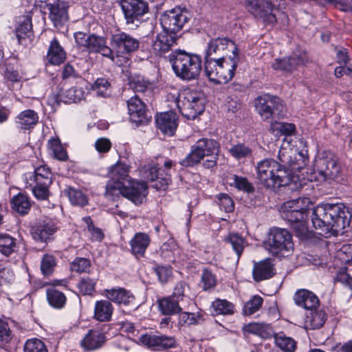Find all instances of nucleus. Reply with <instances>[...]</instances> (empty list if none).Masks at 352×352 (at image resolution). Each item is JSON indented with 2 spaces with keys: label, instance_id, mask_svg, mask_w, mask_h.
<instances>
[{
  "label": "nucleus",
  "instance_id": "nucleus-25",
  "mask_svg": "<svg viewBox=\"0 0 352 352\" xmlns=\"http://www.w3.org/2000/svg\"><path fill=\"white\" fill-rule=\"evenodd\" d=\"M105 342L103 333L96 330H90L81 341V346L87 351L100 348Z\"/></svg>",
  "mask_w": 352,
  "mask_h": 352
},
{
  "label": "nucleus",
  "instance_id": "nucleus-17",
  "mask_svg": "<svg viewBox=\"0 0 352 352\" xmlns=\"http://www.w3.org/2000/svg\"><path fill=\"white\" fill-rule=\"evenodd\" d=\"M127 107L130 120L138 125L146 124L151 119L148 115L145 104L137 96L131 97L127 101Z\"/></svg>",
  "mask_w": 352,
  "mask_h": 352
},
{
  "label": "nucleus",
  "instance_id": "nucleus-33",
  "mask_svg": "<svg viewBox=\"0 0 352 352\" xmlns=\"http://www.w3.org/2000/svg\"><path fill=\"white\" fill-rule=\"evenodd\" d=\"M276 346L284 352H294L296 349V342L283 332L274 335Z\"/></svg>",
  "mask_w": 352,
  "mask_h": 352
},
{
  "label": "nucleus",
  "instance_id": "nucleus-48",
  "mask_svg": "<svg viewBox=\"0 0 352 352\" xmlns=\"http://www.w3.org/2000/svg\"><path fill=\"white\" fill-rule=\"evenodd\" d=\"M24 352H47L46 346L41 340L32 338L25 343Z\"/></svg>",
  "mask_w": 352,
  "mask_h": 352
},
{
  "label": "nucleus",
  "instance_id": "nucleus-37",
  "mask_svg": "<svg viewBox=\"0 0 352 352\" xmlns=\"http://www.w3.org/2000/svg\"><path fill=\"white\" fill-rule=\"evenodd\" d=\"M12 208L21 214H25L31 208V204L29 198L22 194L19 193L12 199Z\"/></svg>",
  "mask_w": 352,
  "mask_h": 352
},
{
  "label": "nucleus",
  "instance_id": "nucleus-64",
  "mask_svg": "<svg viewBox=\"0 0 352 352\" xmlns=\"http://www.w3.org/2000/svg\"><path fill=\"white\" fill-rule=\"evenodd\" d=\"M337 283H340L352 292V278L345 272H340L337 274L335 278Z\"/></svg>",
  "mask_w": 352,
  "mask_h": 352
},
{
  "label": "nucleus",
  "instance_id": "nucleus-60",
  "mask_svg": "<svg viewBox=\"0 0 352 352\" xmlns=\"http://www.w3.org/2000/svg\"><path fill=\"white\" fill-rule=\"evenodd\" d=\"M177 10H179V13H177V31L183 28L186 23L191 18L190 12L185 8H180L177 7Z\"/></svg>",
  "mask_w": 352,
  "mask_h": 352
},
{
  "label": "nucleus",
  "instance_id": "nucleus-24",
  "mask_svg": "<svg viewBox=\"0 0 352 352\" xmlns=\"http://www.w3.org/2000/svg\"><path fill=\"white\" fill-rule=\"evenodd\" d=\"M149 243L150 238L146 234L137 233L130 241L131 251L138 258L143 256Z\"/></svg>",
  "mask_w": 352,
  "mask_h": 352
},
{
  "label": "nucleus",
  "instance_id": "nucleus-26",
  "mask_svg": "<svg viewBox=\"0 0 352 352\" xmlns=\"http://www.w3.org/2000/svg\"><path fill=\"white\" fill-rule=\"evenodd\" d=\"M66 52L56 38H54L50 45L47 60L52 65H60L65 61Z\"/></svg>",
  "mask_w": 352,
  "mask_h": 352
},
{
  "label": "nucleus",
  "instance_id": "nucleus-21",
  "mask_svg": "<svg viewBox=\"0 0 352 352\" xmlns=\"http://www.w3.org/2000/svg\"><path fill=\"white\" fill-rule=\"evenodd\" d=\"M50 10V18L54 26L62 25L68 20L67 8L68 5L63 1L58 0L56 2H52L47 6Z\"/></svg>",
  "mask_w": 352,
  "mask_h": 352
},
{
  "label": "nucleus",
  "instance_id": "nucleus-31",
  "mask_svg": "<svg viewBox=\"0 0 352 352\" xmlns=\"http://www.w3.org/2000/svg\"><path fill=\"white\" fill-rule=\"evenodd\" d=\"M129 168L130 167L123 163L118 162L112 166L109 170V176L110 178L115 180H120L125 183L126 182H132L129 180ZM133 182H134L133 180Z\"/></svg>",
  "mask_w": 352,
  "mask_h": 352
},
{
  "label": "nucleus",
  "instance_id": "nucleus-54",
  "mask_svg": "<svg viewBox=\"0 0 352 352\" xmlns=\"http://www.w3.org/2000/svg\"><path fill=\"white\" fill-rule=\"evenodd\" d=\"M96 280L89 278H82L78 283V288L83 295H91L95 291Z\"/></svg>",
  "mask_w": 352,
  "mask_h": 352
},
{
  "label": "nucleus",
  "instance_id": "nucleus-22",
  "mask_svg": "<svg viewBox=\"0 0 352 352\" xmlns=\"http://www.w3.org/2000/svg\"><path fill=\"white\" fill-rule=\"evenodd\" d=\"M104 292L107 298L113 302L135 307V296L130 291L124 288L118 287L105 289Z\"/></svg>",
  "mask_w": 352,
  "mask_h": 352
},
{
  "label": "nucleus",
  "instance_id": "nucleus-41",
  "mask_svg": "<svg viewBox=\"0 0 352 352\" xmlns=\"http://www.w3.org/2000/svg\"><path fill=\"white\" fill-rule=\"evenodd\" d=\"M47 298L49 303L55 308L63 307L66 302L65 294L55 289H47Z\"/></svg>",
  "mask_w": 352,
  "mask_h": 352
},
{
  "label": "nucleus",
  "instance_id": "nucleus-14",
  "mask_svg": "<svg viewBox=\"0 0 352 352\" xmlns=\"http://www.w3.org/2000/svg\"><path fill=\"white\" fill-rule=\"evenodd\" d=\"M120 5L126 23L136 27L139 26L142 16L148 11L147 3L142 0H121Z\"/></svg>",
  "mask_w": 352,
  "mask_h": 352
},
{
  "label": "nucleus",
  "instance_id": "nucleus-15",
  "mask_svg": "<svg viewBox=\"0 0 352 352\" xmlns=\"http://www.w3.org/2000/svg\"><path fill=\"white\" fill-rule=\"evenodd\" d=\"M281 217L290 224L291 228L299 239H304L307 237V214L297 211L292 207L283 208L282 206Z\"/></svg>",
  "mask_w": 352,
  "mask_h": 352
},
{
  "label": "nucleus",
  "instance_id": "nucleus-52",
  "mask_svg": "<svg viewBox=\"0 0 352 352\" xmlns=\"http://www.w3.org/2000/svg\"><path fill=\"white\" fill-rule=\"evenodd\" d=\"M83 221L87 225V228L91 236L93 241H100L104 238V234L100 228L94 225L93 221L90 217H85L82 218Z\"/></svg>",
  "mask_w": 352,
  "mask_h": 352
},
{
  "label": "nucleus",
  "instance_id": "nucleus-38",
  "mask_svg": "<svg viewBox=\"0 0 352 352\" xmlns=\"http://www.w3.org/2000/svg\"><path fill=\"white\" fill-rule=\"evenodd\" d=\"M16 248V239L8 234H0V252L9 256Z\"/></svg>",
  "mask_w": 352,
  "mask_h": 352
},
{
  "label": "nucleus",
  "instance_id": "nucleus-59",
  "mask_svg": "<svg viewBox=\"0 0 352 352\" xmlns=\"http://www.w3.org/2000/svg\"><path fill=\"white\" fill-rule=\"evenodd\" d=\"M148 85V83L140 76L132 78L129 82L130 87L136 92H144Z\"/></svg>",
  "mask_w": 352,
  "mask_h": 352
},
{
  "label": "nucleus",
  "instance_id": "nucleus-10",
  "mask_svg": "<svg viewBox=\"0 0 352 352\" xmlns=\"http://www.w3.org/2000/svg\"><path fill=\"white\" fill-rule=\"evenodd\" d=\"M265 245L273 254L289 251L294 246L290 233L286 229L279 228L270 229Z\"/></svg>",
  "mask_w": 352,
  "mask_h": 352
},
{
  "label": "nucleus",
  "instance_id": "nucleus-35",
  "mask_svg": "<svg viewBox=\"0 0 352 352\" xmlns=\"http://www.w3.org/2000/svg\"><path fill=\"white\" fill-rule=\"evenodd\" d=\"M307 325L311 329H319L325 324L327 315L324 310L311 311L310 316H307Z\"/></svg>",
  "mask_w": 352,
  "mask_h": 352
},
{
  "label": "nucleus",
  "instance_id": "nucleus-46",
  "mask_svg": "<svg viewBox=\"0 0 352 352\" xmlns=\"http://www.w3.org/2000/svg\"><path fill=\"white\" fill-rule=\"evenodd\" d=\"M226 241L229 242L238 257H240L244 249L245 239L237 233H231Z\"/></svg>",
  "mask_w": 352,
  "mask_h": 352
},
{
  "label": "nucleus",
  "instance_id": "nucleus-55",
  "mask_svg": "<svg viewBox=\"0 0 352 352\" xmlns=\"http://www.w3.org/2000/svg\"><path fill=\"white\" fill-rule=\"evenodd\" d=\"M105 39L103 37L94 34L89 35L88 43L86 50L89 52H97L100 47H102Z\"/></svg>",
  "mask_w": 352,
  "mask_h": 352
},
{
  "label": "nucleus",
  "instance_id": "nucleus-56",
  "mask_svg": "<svg viewBox=\"0 0 352 352\" xmlns=\"http://www.w3.org/2000/svg\"><path fill=\"white\" fill-rule=\"evenodd\" d=\"M219 205L226 212H231L234 210L232 199L227 194L221 193L218 195Z\"/></svg>",
  "mask_w": 352,
  "mask_h": 352
},
{
  "label": "nucleus",
  "instance_id": "nucleus-42",
  "mask_svg": "<svg viewBox=\"0 0 352 352\" xmlns=\"http://www.w3.org/2000/svg\"><path fill=\"white\" fill-rule=\"evenodd\" d=\"M230 154L236 160H241L252 156V148L243 143H238L232 146L229 149Z\"/></svg>",
  "mask_w": 352,
  "mask_h": 352
},
{
  "label": "nucleus",
  "instance_id": "nucleus-12",
  "mask_svg": "<svg viewBox=\"0 0 352 352\" xmlns=\"http://www.w3.org/2000/svg\"><path fill=\"white\" fill-rule=\"evenodd\" d=\"M35 184L32 192L39 200H45L50 196L49 188L52 183V173L46 165H41L34 169Z\"/></svg>",
  "mask_w": 352,
  "mask_h": 352
},
{
  "label": "nucleus",
  "instance_id": "nucleus-3",
  "mask_svg": "<svg viewBox=\"0 0 352 352\" xmlns=\"http://www.w3.org/2000/svg\"><path fill=\"white\" fill-rule=\"evenodd\" d=\"M148 186L144 182H129L126 185L122 181L111 179L107 183L104 196L114 200L122 195L135 204H140L148 194Z\"/></svg>",
  "mask_w": 352,
  "mask_h": 352
},
{
  "label": "nucleus",
  "instance_id": "nucleus-58",
  "mask_svg": "<svg viewBox=\"0 0 352 352\" xmlns=\"http://www.w3.org/2000/svg\"><path fill=\"white\" fill-rule=\"evenodd\" d=\"M201 283L204 290L210 289L216 285V278L212 272L206 269L203 271L201 275Z\"/></svg>",
  "mask_w": 352,
  "mask_h": 352
},
{
  "label": "nucleus",
  "instance_id": "nucleus-8",
  "mask_svg": "<svg viewBox=\"0 0 352 352\" xmlns=\"http://www.w3.org/2000/svg\"><path fill=\"white\" fill-rule=\"evenodd\" d=\"M255 108L263 120L279 118L283 116L284 106L277 96L265 94L255 99Z\"/></svg>",
  "mask_w": 352,
  "mask_h": 352
},
{
  "label": "nucleus",
  "instance_id": "nucleus-11",
  "mask_svg": "<svg viewBox=\"0 0 352 352\" xmlns=\"http://www.w3.org/2000/svg\"><path fill=\"white\" fill-rule=\"evenodd\" d=\"M175 44L176 33L163 32L157 36L153 47L155 52L168 60L176 73V51L173 50Z\"/></svg>",
  "mask_w": 352,
  "mask_h": 352
},
{
  "label": "nucleus",
  "instance_id": "nucleus-47",
  "mask_svg": "<svg viewBox=\"0 0 352 352\" xmlns=\"http://www.w3.org/2000/svg\"><path fill=\"white\" fill-rule=\"evenodd\" d=\"M263 300L259 296H254L244 305L243 311L245 315L250 316L257 311L262 306Z\"/></svg>",
  "mask_w": 352,
  "mask_h": 352
},
{
  "label": "nucleus",
  "instance_id": "nucleus-19",
  "mask_svg": "<svg viewBox=\"0 0 352 352\" xmlns=\"http://www.w3.org/2000/svg\"><path fill=\"white\" fill-rule=\"evenodd\" d=\"M275 274L274 264L271 258L254 262L252 269L253 279L256 282L270 279Z\"/></svg>",
  "mask_w": 352,
  "mask_h": 352
},
{
  "label": "nucleus",
  "instance_id": "nucleus-20",
  "mask_svg": "<svg viewBox=\"0 0 352 352\" xmlns=\"http://www.w3.org/2000/svg\"><path fill=\"white\" fill-rule=\"evenodd\" d=\"M295 303L305 309L314 311L320 305V300L317 296L307 289L298 290L294 296Z\"/></svg>",
  "mask_w": 352,
  "mask_h": 352
},
{
  "label": "nucleus",
  "instance_id": "nucleus-50",
  "mask_svg": "<svg viewBox=\"0 0 352 352\" xmlns=\"http://www.w3.org/2000/svg\"><path fill=\"white\" fill-rule=\"evenodd\" d=\"M56 265L55 258L52 255L45 254L41 260V270L45 276H50Z\"/></svg>",
  "mask_w": 352,
  "mask_h": 352
},
{
  "label": "nucleus",
  "instance_id": "nucleus-13",
  "mask_svg": "<svg viewBox=\"0 0 352 352\" xmlns=\"http://www.w3.org/2000/svg\"><path fill=\"white\" fill-rule=\"evenodd\" d=\"M267 0H246V8L256 18L261 19L267 25L276 23L274 13L275 6Z\"/></svg>",
  "mask_w": 352,
  "mask_h": 352
},
{
  "label": "nucleus",
  "instance_id": "nucleus-2",
  "mask_svg": "<svg viewBox=\"0 0 352 352\" xmlns=\"http://www.w3.org/2000/svg\"><path fill=\"white\" fill-rule=\"evenodd\" d=\"M256 169V179L258 184L274 192L279 190L281 187L289 186L293 178L289 168L273 159L260 161Z\"/></svg>",
  "mask_w": 352,
  "mask_h": 352
},
{
  "label": "nucleus",
  "instance_id": "nucleus-16",
  "mask_svg": "<svg viewBox=\"0 0 352 352\" xmlns=\"http://www.w3.org/2000/svg\"><path fill=\"white\" fill-rule=\"evenodd\" d=\"M111 45L118 56L136 51L139 48L140 41L131 34L122 32L111 36Z\"/></svg>",
  "mask_w": 352,
  "mask_h": 352
},
{
  "label": "nucleus",
  "instance_id": "nucleus-6",
  "mask_svg": "<svg viewBox=\"0 0 352 352\" xmlns=\"http://www.w3.org/2000/svg\"><path fill=\"white\" fill-rule=\"evenodd\" d=\"M220 152L219 143L213 139L201 138L192 146L190 153L180 164L184 166H193L199 164L206 156Z\"/></svg>",
  "mask_w": 352,
  "mask_h": 352
},
{
  "label": "nucleus",
  "instance_id": "nucleus-18",
  "mask_svg": "<svg viewBox=\"0 0 352 352\" xmlns=\"http://www.w3.org/2000/svg\"><path fill=\"white\" fill-rule=\"evenodd\" d=\"M157 128L166 135L173 136L176 131V113L173 111L160 113L157 115Z\"/></svg>",
  "mask_w": 352,
  "mask_h": 352
},
{
  "label": "nucleus",
  "instance_id": "nucleus-29",
  "mask_svg": "<svg viewBox=\"0 0 352 352\" xmlns=\"http://www.w3.org/2000/svg\"><path fill=\"white\" fill-rule=\"evenodd\" d=\"M238 60L239 59H234V60H233L232 58H231V56H229L227 60H221L219 63H218V67H217L215 72H218L219 74L220 73L223 78L230 77L226 80H222V82H227L233 78L237 67Z\"/></svg>",
  "mask_w": 352,
  "mask_h": 352
},
{
  "label": "nucleus",
  "instance_id": "nucleus-30",
  "mask_svg": "<svg viewBox=\"0 0 352 352\" xmlns=\"http://www.w3.org/2000/svg\"><path fill=\"white\" fill-rule=\"evenodd\" d=\"M218 63H219V61L217 60L205 58L204 69L206 75L210 81L216 84H221L222 83V80H226L230 77L223 78L220 73L219 74L218 72H215L217 67H218Z\"/></svg>",
  "mask_w": 352,
  "mask_h": 352
},
{
  "label": "nucleus",
  "instance_id": "nucleus-39",
  "mask_svg": "<svg viewBox=\"0 0 352 352\" xmlns=\"http://www.w3.org/2000/svg\"><path fill=\"white\" fill-rule=\"evenodd\" d=\"M49 149L51 151L54 157L60 160L65 161L68 156L65 149L63 148L60 141L58 138H52L48 141L47 144Z\"/></svg>",
  "mask_w": 352,
  "mask_h": 352
},
{
  "label": "nucleus",
  "instance_id": "nucleus-44",
  "mask_svg": "<svg viewBox=\"0 0 352 352\" xmlns=\"http://www.w3.org/2000/svg\"><path fill=\"white\" fill-rule=\"evenodd\" d=\"M288 66L289 67L290 73L296 70L300 65L305 64L307 60L306 53L305 52H294L293 54L286 58Z\"/></svg>",
  "mask_w": 352,
  "mask_h": 352
},
{
  "label": "nucleus",
  "instance_id": "nucleus-49",
  "mask_svg": "<svg viewBox=\"0 0 352 352\" xmlns=\"http://www.w3.org/2000/svg\"><path fill=\"white\" fill-rule=\"evenodd\" d=\"M159 308L164 315L175 314L176 304L173 297H166L158 300Z\"/></svg>",
  "mask_w": 352,
  "mask_h": 352
},
{
  "label": "nucleus",
  "instance_id": "nucleus-32",
  "mask_svg": "<svg viewBox=\"0 0 352 352\" xmlns=\"http://www.w3.org/2000/svg\"><path fill=\"white\" fill-rule=\"evenodd\" d=\"M37 113L31 109L22 111L16 117V122L22 129H29L38 122Z\"/></svg>",
  "mask_w": 352,
  "mask_h": 352
},
{
  "label": "nucleus",
  "instance_id": "nucleus-36",
  "mask_svg": "<svg viewBox=\"0 0 352 352\" xmlns=\"http://www.w3.org/2000/svg\"><path fill=\"white\" fill-rule=\"evenodd\" d=\"M31 30L32 23L29 19H25L19 24L15 32L19 44L27 45V41L30 40V37L32 36Z\"/></svg>",
  "mask_w": 352,
  "mask_h": 352
},
{
  "label": "nucleus",
  "instance_id": "nucleus-62",
  "mask_svg": "<svg viewBox=\"0 0 352 352\" xmlns=\"http://www.w3.org/2000/svg\"><path fill=\"white\" fill-rule=\"evenodd\" d=\"M4 77L11 82H19L22 78L19 72L10 65L7 66L4 71Z\"/></svg>",
  "mask_w": 352,
  "mask_h": 352
},
{
  "label": "nucleus",
  "instance_id": "nucleus-40",
  "mask_svg": "<svg viewBox=\"0 0 352 352\" xmlns=\"http://www.w3.org/2000/svg\"><path fill=\"white\" fill-rule=\"evenodd\" d=\"M161 24L163 28V32L176 33V15L175 14L174 9L166 12L162 16Z\"/></svg>",
  "mask_w": 352,
  "mask_h": 352
},
{
  "label": "nucleus",
  "instance_id": "nucleus-5",
  "mask_svg": "<svg viewBox=\"0 0 352 352\" xmlns=\"http://www.w3.org/2000/svg\"><path fill=\"white\" fill-rule=\"evenodd\" d=\"M177 109L188 120H194L203 113L205 99L199 92L185 89L177 96Z\"/></svg>",
  "mask_w": 352,
  "mask_h": 352
},
{
  "label": "nucleus",
  "instance_id": "nucleus-23",
  "mask_svg": "<svg viewBox=\"0 0 352 352\" xmlns=\"http://www.w3.org/2000/svg\"><path fill=\"white\" fill-rule=\"evenodd\" d=\"M140 340L142 344L148 347H161L164 349L173 346L175 342V339L173 337L151 334H145L142 336Z\"/></svg>",
  "mask_w": 352,
  "mask_h": 352
},
{
  "label": "nucleus",
  "instance_id": "nucleus-53",
  "mask_svg": "<svg viewBox=\"0 0 352 352\" xmlns=\"http://www.w3.org/2000/svg\"><path fill=\"white\" fill-rule=\"evenodd\" d=\"M90 267V261L85 258H76L70 264L71 270L78 273L87 272Z\"/></svg>",
  "mask_w": 352,
  "mask_h": 352
},
{
  "label": "nucleus",
  "instance_id": "nucleus-27",
  "mask_svg": "<svg viewBox=\"0 0 352 352\" xmlns=\"http://www.w3.org/2000/svg\"><path fill=\"white\" fill-rule=\"evenodd\" d=\"M56 232V228L52 223L38 224L31 228L33 239L41 242H46Z\"/></svg>",
  "mask_w": 352,
  "mask_h": 352
},
{
  "label": "nucleus",
  "instance_id": "nucleus-61",
  "mask_svg": "<svg viewBox=\"0 0 352 352\" xmlns=\"http://www.w3.org/2000/svg\"><path fill=\"white\" fill-rule=\"evenodd\" d=\"M110 86L109 82L106 78H100L95 81L93 89L96 90L98 94L104 96L106 91L110 88Z\"/></svg>",
  "mask_w": 352,
  "mask_h": 352
},
{
  "label": "nucleus",
  "instance_id": "nucleus-4",
  "mask_svg": "<svg viewBox=\"0 0 352 352\" xmlns=\"http://www.w3.org/2000/svg\"><path fill=\"white\" fill-rule=\"evenodd\" d=\"M314 174L318 181H332L344 184L346 182L342 164L335 155L328 153L316 161Z\"/></svg>",
  "mask_w": 352,
  "mask_h": 352
},
{
  "label": "nucleus",
  "instance_id": "nucleus-9",
  "mask_svg": "<svg viewBox=\"0 0 352 352\" xmlns=\"http://www.w3.org/2000/svg\"><path fill=\"white\" fill-rule=\"evenodd\" d=\"M229 52H232L231 58L233 60L239 59L238 49L235 43L226 38H217L208 43L204 58L225 60L228 59L226 57Z\"/></svg>",
  "mask_w": 352,
  "mask_h": 352
},
{
  "label": "nucleus",
  "instance_id": "nucleus-34",
  "mask_svg": "<svg viewBox=\"0 0 352 352\" xmlns=\"http://www.w3.org/2000/svg\"><path fill=\"white\" fill-rule=\"evenodd\" d=\"M144 177L151 182L157 181V183L153 186L157 190H161L167 186L170 181L169 177H160L158 168L156 166L149 167L145 171Z\"/></svg>",
  "mask_w": 352,
  "mask_h": 352
},
{
  "label": "nucleus",
  "instance_id": "nucleus-43",
  "mask_svg": "<svg viewBox=\"0 0 352 352\" xmlns=\"http://www.w3.org/2000/svg\"><path fill=\"white\" fill-rule=\"evenodd\" d=\"M216 314L230 315L234 313V305L226 300L217 299L212 304Z\"/></svg>",
  "mask_w": 352,
  "mask_h": 352
},
{
  "label": "nucleus",
  "instance_id": "nucleus-57",
  "mask_svg": "<svg viewBox=\"0 0 352 352\" xmlns=\"http://www.w3.org/2000/svg\"><path fill=\"white\" fill-rule=\"evenodd\" d=\"M234 182L235 187L240 190H243L248 193L253 192L254 191V186L251 183L248 182V179L245 177H239L234 175Z\"/></svg>",
  "mask_w": 352,
  "mask_h": 352
},
{
  "label": "nucleus",
  "instance_id": "nucleus-45",
  "mask_svg": "<svg viewBox=\"0 0 352 352\" xmlns=\"http://www.w3.org/2000/svg\"><path fill=\"white\" fill-rule=\"evenodd\" d=\"M60 96V100L64 102H77L83 97V92L80 89L72 87L65 91H62Z\"/></svg>",
  "mask_w": 352,
  "mask_h": 352
},
{
  "label": "nucleus",
  "instance_id": "nucleus-51",
  "mask_svg": "<svg viewBox=\"0 0 352 352\" xmlns=\"http://www.w3.org/2000/svg\"><path fill=\"white\" fill-rule=\"evenodd\" d=\"M68 197L74 205L83 206L88 203L87 196L80 190L74 188H69L68 190Z\"/></svg>",
  "mask_w": 352,
  "mask_h": 352
},
{
  "label": "nucleus",
  "instance_id": "nucleus-63",
  "mask_svg": "<svg viewBox=\"0 0 352 352\" xmlns=\"http://www.w3.org/2000/svg\"><path fill=\"white\" fill-rule=\"evenodd\" d=\"M328 4L333 5L342 11L352 12V0H328Z\"/></svg>",
  "mask_w": 352,
  "mask_h": 352
},
{
  "label": "nucleus",
  "instance_id": "nucleus-28",
  "mask_svg": "<svg viewBox=\"0 0 352 352\" xmlns=\"http://www.w3.org/2000/svg\"><path fill=\"white\" fill-rule=\"evenodd\" d=\"M113 307L109 300H99L96 302L94 318L100 322H108L111 320Z\"/></svg>",
  "mask_w": 352,
  "mask_h": 352
},
{
  "label": "nucleus",
  "instance_id": "nucleus-1",
  "mask_svg": "<svg viewBox=\"0 0 352 352\" xmlns=\"http://www.w3.org/2000/svg\"><path fill=\"white\" fill-rule=\"evenodd\" d=\"M313 206L309 198L300 197L290 200L283 204V208H293L297 211L308 214ZM311 221L314 227L318 230L320 235L331 232H343L344 230L349 226L351 219V213L349 208L342 204H326L318 206L312 209Z\"/></svg>",
  "mask_w": 352,
  "mask_h": 352
},
{
  "label": "nucleus",
  "instance_id": "nucleus-7",
  "mask_svg": "<svg viewBox=\"0 0 352 352\" xmlns=\"http://www.w3.org/2000/svg\"><path fill=\"white\" fill-rule=\"evenodd\" d=\"M177 77L184 80L196 79L201 69L200 56L177 49Z\"/></svg>",
  "mask_w": 352,
  "mask_h": 352
}]
</instances>
